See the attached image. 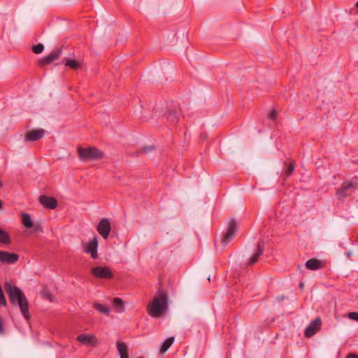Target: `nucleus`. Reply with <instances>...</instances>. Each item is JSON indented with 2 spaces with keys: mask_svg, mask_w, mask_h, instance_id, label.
Instances as JSON below:
<instances>
[{
  "mask_svg": "<svg viewBox=\"0 0 358 358\" xmlns=\"http://www.w3.org/2000/svg\"><path fill=\"white\" fill-rule=\"evenodd\" d=\"M295 168H296V164H295L294 162L289 163V164L287 165V168L285 170V173H284L285 175L286 176H291L292 174V173L294 172Z\"/></svg>",
  "mask_w": 358,
  "mask_h": 358,
  "instance_id": "5701e85b",
  "label": "nucleus"
},
{
  "mask_svg": "<svg viewBox=\"0 0 358 358\" xmlns=\"http://www.w3.org/2000/svg\"><path fill=\"white\" fill-rule=\"evenodd\" d=\"M19 257L17 254L0 250V262L3 264H14L18 261Z\"/></svg>",
  "mask_w": 358,
  "mask_h": 358,
  "instance_id": "9b49d317",
  "label": "nucleus"
},
{
  "mask_svg": "<svg viewBox=\"0 0 358 358\" xmlns=\"http://www.w3.org/2000/svg\"><path fill=\"white\" fill-rule=\"evenodd\" d=\"M77 340L86 345H91L96 343V338L94 336L84 334L78 335Z\"/></svg>",
  "mask_w": 358,
  "mask_h": 358,
  "instance_id": "dca6fc26",
  "label": "nucleus"
},
{
  "mask_svg": "<svg viewBox=\"0 0 358 358\" xmlns=\"http://www.w3.org/2000/svg\"><path fill=\"white\" fill-rule=\"evenodd\" d=\"M64 62L66 66L73 70L78 69L81 66L80 62L76 59H64Z\"/></svg>",
  "mask_w": 358,
  "mask_h": 358,
  "instance_id": "aec40b11",
  "label": "nucleus"
},
{
  "mask_svg": "<svg viewBox=\"0 0 358 358\" xmlns=\"http://www.w3.org/2000/svg\"><path fill=\"white\" fill-rule=\"evenodd\" d=\"M356 6L358 8V1L357 2Z\"/></svg>",
  "mask_w": 358,
  "mask_h": 358,
  "instance_id": "e433bc0d",
  "label": "nucleus"
},
{
  "mask_svg": "<svg viewBox=\"0 0 358 358\" xmlns=\"http://www.w3.org/2000/svg\"><path fill=\"white\" fill-rule=\"evenodd\" d=\"M326 266V262L315 258L310 259L306 262V267L311 271L322 269Z\"/></svg>",
  "mask_w": 358,
  "mask_h": 358,
  "instance_id": "ddd939ff",
  "label": "nucleus"
},
{
  "mask_svg": "<svg viewBox=\"0 0 358 358\" xmlns=\"http://www.w3.org/2000/svg\"><path fill=\"white\" fill-rule=\"evenodd\" d=\"M113 303L114 306L121 307L123 306V301L120 298L115 297L113 300Z\"/></svg>",
  "mask_w": 358,
  "mask_h": 358,
  "instance_id": "a878e982",
  "label": "nucleus"
},
{
  "mask_svg": "<svg viewBox=\"0 0 358 358\" xmlns=\"http://www.w3.org/2000/svg\"><path fill=\"white\" fill-rule=\"evenodd\" d=\"M236 224L234 220H231L229 223L227 231L223 234L222 243L224 245L228 244L235 236Z\"/></svg>",
  "mask_w": 358,
  "mask_h": 358,
  "instance_id": "6e6552de",
  "label": "nucleus"
},
{
  "mask_svg": "<svg viewBox=\"0 0 358 358\" xmlns=\"http://www.w3.org/2000/svg\"><path fill=\"white\" fill-rule=\"evenodd\" d=\"M2 185H3V184H2V182L0 180V187H2Z\"/></svg>",
  "mask_w": 358,
  "mask_h": 358,
  "instance_id": "c9c22d12",
  "label": "nucleus"
},
{
  "mask_svg": "<svg viewBox=\"0 0 358 358\" xmlns=\"http://www.w3.org/2000/svg\"><path fill=\"white\" fill-rule=\"evenodd\" d=\"M153 147L152 146H149V147H144L142 149V151L144 152V153H147L149 151H152L153 150Z\"/></svg>",
  "mask_w": 358,
  "mask_h": 358,
  "instance_id": "c756f323",
  "label": "nucleus"
},
{
  "mask_svg": "<svg viewBox=\"0 0 358 358\" xmlns=\"http://www.w3.org/2000/svg\"><path fill=\"white\" fill-rule=\"evenodd\" d=\"M167 119L172 122H176L178 120L177 113L176 111H171L168 115Z\"/></svg>",
  "mask_w": 358,
  "mask_h": 358,
  "instance_id": "393cba45",
  "label": "nucleus"
},
{
  "mask_svg": "<svg viewBox=\"0 0 358 358\" xmlns=\"http://www.w3.org/2000/svg\"><path fill=\"white\" fill-rule=\"evenodd\" d=\"M0 243L6 245L11 243V238L8 233L1 228H0Z\"/></svg>",
  "mask_w": 358,
  "mask_h": 358,
  "instance_id": "6ab92c4d",
  "label": "nucleus"
},
{
  "mask_svg": "<svg viewBox=\"0 0 358 358\" xmlns=\"http://www.w3.org/2000/svg\"><path fill=\"white\" fill-rule=\"evenodd\" d=\"M4 289L8 295L10 303L13 305H18L23 316L29 320L30 319L29 301L22 290L8 282H5Z\"/></svg>",
  "mask_w": 358,
  "mask_h": 358,
  "instance_id": "f257e3e1",
  "label": "nucleus"
},
{
  "mask_svg": "<svg viewBox=\"0 0 358 358\" xmlns=\"http://www.w3.org/2000/svg\"><path fill=\"white\" fill-rule=\"evenodd\" d=\"M300 287H301V288H303V283H301V284H300Z\"/></svg>",
  "mask_w": 358,
  "mask_h": 358,
  "instance_id": "f704fd0d",
  "label": "nucleus"
},
{
  "mask_svg": "<svg viewBox=\"0 0 358 358\" xmlns=\"http://www.w3.org/2000/svg\"><path fill=\"white\" fill-rule=\"evenodd\" d=\"M44 46L42 43H38L37 45H33L31 48L32 51L35 54H40L43 51Z\"/></svg>",
  "mask_w": 358,
  "mask_h": 358,
  "instance_id": "b1692460",
  "label": "nucleus"
},
{
  "mask_svg": "<svg viewBox=\"0 0 358 358\" xmlns=\"http://www.w3.org/2000/svg\"><path fill=\"white\" fill-rule=\"evenodd\" d=\"M268 117L270 120H275L277 117V111L274 109L271 110L268 115Z\"/></svg>",
  "mask_w": 358,
  "mask_h": 358,
  "instance_id": "cd10ccee",
  "label": "nucleus"
},
{
  "mask_svg": "<svg viewBox=\"0 0 358 358\" xmlns=\"http://www.w3.org/2000/svg\"><path fill=\"white\" fill-rule=\"evenodd\" d=\"M173 342H174L173 337H169L167 339H166L160 348V352L163 354L165 352H166L168 350V349L172 345Z\"/></svg>",
  "mask_w": 358,
  "mask_h": 358,
  "instance_id": "412c9836",
  "label": "nucleus"
},
{
  "mask_svg": "<svg viewBox=\"0 0 358 358\" xmlns=\"http://www.w3.org/2000/svg\"><path fill=\"white\" fill-rule=\"evenodd\" d=\"M355 187V185L352 182H343L341 187L338 188L336 192L337 199L339 200H343L351 194L352 190Z\"/></svg>",
  "mask_w": 358,
  "mask_h": 358,
  "instance_id": "39448f33",
  "label": "nucleus"
},
{
  "mask_svg": "<svg viewBox=\"0 0 358 358\" xmlns=\"http://www.w3.org/2000/svg\"><path fill=\"white\" fill-rule=\"evenodd\" d=\"M346 358H358V356L354 354H350Z\"/></svg>",
  "mask_w": 358,
  "mask_h": 358,
  "instance_id": "473e14b6",
  "label": "nucleus"
},
{
  "mask_svg": "<svg viewBox=\"0 0 358 358\" xmlns=\"http://www.w3.org/2000/svg\"><path fill=\"white\" fill-rule=\"evenodd\" d=\"M22 223L26 228H32L34 223L31 219L29 214L27 213H22L21 215Z\"/></svg>",
  "mask_w": 358,
  "mask_h": 358,
  "instance_id": "a211bd4d",
  "label": "nucleus"
},
{
  "mask_svg": "<svg viewBox=\"0 0 358 358\" xmlns=\"http://www.w3.org/2000/svg\"><path fill=\"white\" fill-rule=\"evenodd\" d=\"M78 158L82 162L96 161L103 158L104 153L96 147L89 146L77 148Z\"/></svg>",
  "mask_w": 358,
  "mask_h": 358,
  "instance_id": "7ed1b4c3",
  "label": "nucleus"
},
{
  "mask_svg": "<svg viewBox=\"0 0 358 358\" xmlns=\"http://www.w3.org/2000/svg\"><path fill=\"white\" fill-rule=\"evenodd\" d=\"M348 317L353 320L358 322V313L357 312H352L348 314Z\"/></svg>",
  "mask_w": 358,
  "mask_h": 358,
  "instance_id": "c85d7f7f",
  "label": "nucleus"
},
{
  "mask_svg": "<svg viewBox=\"0 0 358 358\" xmlns=\"http://www.w3.org/2000/svg\"><path fill=\"white\" fill-rule=\"evenodd\" d=\"M97 248L98 240L97 236H95L92 240L86 244L84 252L90 254L92 259H96L98 257Z\"/></svg>",
  "mask_w": 358,
  "mask_h": 358,
  "instance_id": "1a4fd4ad",
  "label": "nucleus"
},
{
  "mask_svg": "<svg viewBox=\"0 0 358 358\" xmlns=\"http://www.w3.org/2000/svg\"><path fill=\"white\" fill-rule=\"evenodd\" d=\"M96 230L104 239H107L111 230L109 220L107 218L101 219L97 225Z\"/></svg>",
  "mask_w": 358,
  "mask_h": 358,
  "instance_id": "423d86ee",
  "label": "nucleus"
},
{
  "mask_svg": "<svg viewBox=\"0 0 358 358\" xmlns=\"http://www.w3.org/2000/svg\"><path fill=\"white\" fill-rule=\"evenodd\" d=\"M138 358H143V357H138Z\"/></svg>",
  "mask_w": 358,
  "mask_h": 358,
  "instance_id": "4c0bfd02",
  "label": "nucleus"
},
{
  "mask_svg": "<svg viewBox=\"0 0 358 358\" xmlns=\"http://www.w3.org/2000/svg\"><path fill=\"white\" fill-rule=\"evenodd\" d=\"M0 306L5 307L7 306V301L3 292L0 293Z\"/></svg>",
  "mask_w": 358,
  "mask_h": 358,
  "instance_id": "bb28decb",
  "label": "nucleus"
},
{
  "mask_svg": "<svg viewBox=\"0 0 358 358\" xmlns=\"http://www.w3.org/2000/svg\"><path fill=\"white\" fill-rule=\"evenodd\" d=\"M40 203L45 208L55 209L57 206V201L52 196L41 195L38 198Z\"/></svg>",
  "mask_w": 358,
  "mask_h": 358,
  "instance_id": "f8f14e48",
  "label": "nucleus"
},
{
  "mask_svg": "<svg viewBox=\"0 0 358 358\" xmlns=\"http://www.w3.org/2000/svg\"><path fill=\"white\" fill-rule=\"evenodd\" d=\"M116 345H117V349L120 355V357L121 358H129L128 350H127V345L124 343L119 341L117 342Z\"/></svg>",
  "mask_w": 358,
  "mask_h": 358,
  "instance_id": "f3484780",
  "label": "nucleus"
},
{
  "mask_svg": "<svg viewBox=\"0 0 358 358\" xmlns=\"http://www.w3.org/2000/svg\"><path fill=\"white\" fill-rule=\"evenodd\" d=\"M168 308V296L164 290L157 292L152 301L147 306V312L152 317H159Z\"/></svg>",
  "mask_w": 358,
  "mask_h": 358,
  "instance_id": "f03ea898",
  "label": "nucleus"
},
{
  "mask_svg": "<svg viewBox=\"0 0 358 358\" xmlns=\"http://www.w3.org/2000/svg\"><path fill=\"white\" fill-rule=\"evenodd\" d=\"M322 320L320 317H317L313 320L306 327L304 331V336L306 338H310L315 335L321 328Z\"/></svg>",
  "mask_w": 358,
  "mask_h": 358,
  "instance_id": "0eeeda50",
  "label": "nucleus"
},
{
  "mask_svg": "<svg viewBox=\"0 0 358 358\" xmlns=\"http://www.w3.org/2000/svg\"><path fill=\"white\" fill-rule=\"evenodd\" d=\"M62 55V50L60 49H57L52 51L49 55L44 57L43 58L39 59L38 64L41 66L44 65L50 64L53 61L57 59L60 55Z\"/></svg>",
  "mask_w": 358,
  "mask_h": 358,
  "instance_id": "9d476101",
  "label": "nucleus"
},
{
  "mask_svg": "<svg viewBox=\"0 0 358 358\" xmlns=\"http://www.w3.org/2000/svg\"><path fill=\"white\" fill-rule=\"evenodd\" d=\"M32 228H34V231H42V228H41V225L38 224H34V227Z\"/></svg>",
  "mask_w": 358,
  "mask_h": 358,
  "instance_id": "2f4dec72",
  "label": "nucleus"
},
{
  "mask_svg": "<svg viewBox=\"0 0 358 358\" xmlns=\"http://www.w3.org/2000/svg\"><path fill=\"white\" fill-rule=\"evenodd\" d=\"M91 273L96 278L110 280L114 276L111 269L108 266H96L91 269Z\"/></svg>",
  "mask_w": 358,
  "mask_h": 358,
  "instance_id": "20e7f679",
  "label": "nucleus"
},
{
  "mask_svg": "<svg viewBox=\"0 0 358 358\" xmlns=\"http://www.w3.org/2000/svg\"><path fill=\"white\" fill-rule=\"evenodd\" d=\"M4 333V328L3 324V320L1 317H0V334H3Z\"/></svg>",
  "mask_w": 358,
  "mask_h": 358,
  "instance_id": "7c9ffc66",
  "label": "nucleus"
},
{
  "mask_svg": "<svg viewBox=\"0 0 358 358\" xmlns=\"http://www.w3.org/2000/svg\"><path fill=\"white\" fill-rule=\"evenodd\" d=\"M2 207H3V204H2L1 201H0V209H1V208H2Z\"/></svg>",
  "mask_w": 358,
  "mask_h": 358,
  "instance_id": "72a5a7b5",
  "label": "nucleus"
},
{
  "mask_svg": "<svg viewBox=\"0 0 358 358\" xmlns=\"http://www.w3.org/2000/svg\"><path fill=\"white\" fill-rule=\"evenodd\" d=\"M93 308L96 309V310L104 313V314H108L109 313V309L106 306H105L103 304H101L99 303H93Z\"/></svg>",
  "mask_w": 358,
  "mask_h": 358,
  "instance_id": "4be33fe9",
  "label": "nucleus"
},
{
  "mask_svg": "<svg viewBox=\"0 0 358 358\" xmlns=\"http://www.w3.org/2000/svg\"><path fill=\"white\" fill-rule=\"evenodd\" d=\"M45 134V130L43 129H33L28 131L25 135V139L27 141H36L41 139Z\"/></svg>",
  "mask_w": 358,
  "mask_h": 358,
  "instance_id": "4468645a",
  "label": "nucleus"
},
{
  "mask_svg": "<svg viewBox=\"0 0 358 358\" xmlns=\"http://www.w3.org/2000/svg\"><path fill=\"white\" fill-rule=\"evenodd\" d=\"M264 249V243L262 241H259L257 245V249L254 255L250 259L248 264L252 265L257 262L259 257L263 254Z\"/></svg>",
  "mask_w": 358,
  "mask_h": 358,
  "instance_id": "2eb2a0df",
  "label": "nucleus"
}]
</instances>
